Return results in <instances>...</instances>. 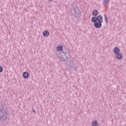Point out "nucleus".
<instances>
[{"label": "nucleus", "mask_w": 126, "mask_h": 126, "mask_svg": "<svg viewBox=\"0 0 126 126\" xmlns=\"http://www.w3.org/2000/svg\"><path fill=\"white\" fill-rule=\"evenodd\" d=\"M8 108L2 102H0V122H5L7 119Z\"/></svg>", "instance_id": "obj_1"}, {"label": "nucleus", "mask_w": 126, "mask_h": 126, "mask_svg": "<svg viewBox=\"0 0 126 126\" xmlns=\"http://www.w3.org/2000/svg\"><path fill=\"white\" fill-rule=\"evenodd\" d=\"M74 13L73 14V20L76 22H78L79 21V18L81 17V12L78 7H76L73 9Z\"/></svg>", "instance_id": "obj_2"}, {"label": "nucleus", "mask_w": 126, "mask_h": 126, "mask_svg": "<svg viewBox=\"0 0 126 126\" xmlns=\"http://www.w3.org/2000/svg\"><path fill=\"white\" fill-rule=\"evenodd\" d=\"M58 58L62 62H66L68 60L67 57V53L63 51V52H60L58 55Z\"/></svg>", "instance_id": "obj_3"}, {"label": "nucleus", "mask_w": 126, "mask_h": 126, "mask_svg": "<svg viewBox=\"0 0 126 126\" xmlns=\"http://www.w3.org/2000/svg\"><path fill=\"white\" fill-rule=\"evenodd\" d=\"M92 21H94L95 22L98 21V22L103 23V17L101 15L97 17H92Z\"/></svg>", "instance_id": "obj_4"}, {"label": "nucleus", "mask_w": 126, "mask_h": 126, "mask_svg": "<svg viewBox=\"0 0 126 126\" xmlns=\"http://www.w3.org/2000/svg\"><path fill=\"white\" fill-rule=\"evenodd\" d=\"M92 22H94V25L95 28H101L102 27V23L100 22H95L94 21H92Z\"/></svg>", "instance_id": "obj_5"}, {"label": "nucleus", "mask_w": 126, "mask_h": 126, "mask_svg": "<svg viewBox=\"0 0 126 126\" xmlns=\"http://www.w3.org/2000/svg\"><path fill=\"white\" fill-rule=\"evenodd\" d=\"M120 52H121V50L118 47H115L113 49V53H114L115 55H119V54H120Z\"/></svg>", "instance_id": "obj_6"}, {"label": "nucleus", "mask_w": 126, "mask_h": 126, "mask_svg": "<svg viewBox=\"0 0 126 126\" xmlns=\"http://www.w3.org/2000/svg\"><path fill=\"white\" fill-rule=\"evenodd\" d=\"M117 60H122L123 59V54L122 53H119L118 54H116V57Z\"/></svg>", "instance_id": "obj_7"}, {"label": "nucleus", "mask_w": 126, "mask_h": 126, "mask_svg": "<svg viewBox=\"0 0 126 126\" xmlns=\"http://www.w3.org/2000/svg\"><path fill=\"white\" fill-rule=\"evenodd\" d=\"M99 14V12L97 10H94L93 11L92 15L94 16L93 17H96L97 15Z\"/></svg>", "instance_id": "obj_8"}, {"label": "nucleus", "mask_w": 126, "mask_h": 126, "mask_svg": "<svg viewBox=\"0 0 126 126\" xmlns=\"http://www.w3.org/2000/svg\"><path fill=\"white\" fill-rule=\"evenodd\" d=\"M23 77L24 78H28V77H29V73L26 71L24 72L23 73Z\"/></svg>", "instance_id": "obj_9"}, {"label": "nucleus", "mask_w": 126, "mask_h": 126, "mask_svg": "<svg viewBox=\"0 0 126 126\" xmlns=\"http://www.w3.org/2000/svg\"><path fill=\"white\" fill-rule=\"evenodd\" d=\"M50 35V32L48 31H45L43 32V35L44 37H48Z\"/></svg>", "instance_id": "obj_10"}, {"label": "nucleus", "mask_w": 126, "mask_h": 126, "mask_svg": "<svg viewBox=\"0 0 126 126\" xmlns=\"http://www.w3.org/2000/svg\"><path fill=\"white\" fill-rule=\"evenodd\" d=\"M63 49V45H59L57 46V51L58 52H62Z\"/></svg>", "instance_id": "obj_11"}, {"label": "nucleus", "mask_w": 126, "mask_h": 126, "mask_svg": "<svg viewBox=\"0 0 126 126\" xmlns=\"http://www.w3.org/2000/svg\"><path fill=\"white\" fill-rule=\"evenodd\" d=\"M99 123L96 121H94L92 123V126H98Z\"/></svg>", "instance_id": "obj_12"}, {"label": "nucleus", "mask_w": 126, "mask_h": 126, "mask_svg": "<svg viewBox=\"0 0 126 126\" xmlns=\"http://www.w3.org/2000/svg\"><path fill=\"white\" fill-rule=\"evenodd\" d=\"M110 2V0H103V5H107V4H109Z\"/></svg>", "instance_id": "obj_13"}, {"label": "nucleus", "mask_w": 126, "mask_h": 126, "mask_svg": "<svg viewBox=\"0 0 126 126\" xmlns=\"http://www.w3.org/2000/svg\"><path fill=\"white\" fill-rule=\"evenodd\" d=\"M104 20L105 21V23L107 24L108 22V18L107 17V15H104Z\"/></svg>", "instance_id": "obj_14"}, {"label": "nucleus", "mask_w": 126, "mask_h": 126, "mask_svg": "<svg viewBox=\"0 0 126 126\" xmlns=\"http://www.w3.org/2000/svg\"><path fill=\"white\" fill-rule=\"evenodd\" d=\"M3 70V68L1 66H0V73Z\"/></svg>", "instance_id": "obj_15"}, {"label": "nucleus", "mask_w": 126, "mask_h": 126, "mask_svg": "<svg viewBox=\"0 0 126 126\" xmlns=\"http://www.w3.org/2000/svg\"><path fill=\"white\" fill-rule=\"evenodd\" d=\"M32 113H34V114L36 113V111L35 110H34V109L32 108Z\"/></svg>", "instance_id": "obj_16"}, {"label": "nucleus", "mask_w": 126, "mask_h": 126, "mask_svg": "<svg viewBox=\"0 0 126 126\" xmlns=\"http://www.w3.org/2000/svg\"><path fill=\"white\" fill-rule=\"evenodd\" d=\"M69 63H71H71H73V61L70 60V61H69Z\"/></svg>", "instance_id": "obj_17"}, {"label": "nucleus", "mask_w": 126, "mask_h": 126, "mask_svg": "<svg viewBox=\"0 0 126 126\" xmlns=\"http://www.w3.org/2000/svg\"><path fill=\"white\" fill-rule=\"evenodd\" d=\"M50 1H52V0H49Z\"/></svg>", "instance_id": "obj_18"}]
</instances>
